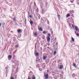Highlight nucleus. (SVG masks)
Instances as JSON below:
<instances>
[{
    "instance_id": "10",
    "label": "nucleus",
    "mask_w": 79,
    "mask_h": 79,
    "mask_svg": "<svg viewBox=\"0 0 79 79\" xmlns=\"http://www.w3.org/2000/svg\"><path fill=\"white\" fill-rule=\"evenodd\" d=\"M34 36H35V37H37V33H35V35H34Z\"/></svg>"
},
{
    "instance_id": "25",
    "label": "nucleus",
    "mask_w": 79,
    "mask_h": 79,
    "mask_svg": "<svg viewBox=\"0 0 79 79\" xmlns=\"http://www.w3.org/2000/svg\"><path fill=\"white\" fill-rule=\"evenodd\" d=\"M10 79H14V77H11L10 78Z\"/></svg>"
},
{
    "instance_id": "33",
    "label": "nucleus",
    "mask_w": 79,
    "mask_h": 79,
    "mask_svg": "<svg viewBox=\"0 0 79 79\" xmlns=\"http://www.w3.org/2000/svg\"><path fill=\"white\" fill-rule=\"evenodd\" d=\"M71 3H73V2L72 1H71Z\"/></svg>"
},
{
    "instance_id": "13",
    "label": "nucleus",
    "mask_w": 79,
    "mask_h": 79,
    "mask_svg": "<svg viewBox=\"0 0 79 79\" xmlns=\"http://www.w3.org/2000/svg\"><path fill=\"white\" fill-rule=\"evenodd\" d=\"M56 54V51H54V55H55Z\"/></svg>"
},
{
    "instance_id": "40",
    "label": "nucleus",
    "mask_w": 79,
    "mask_h": 79,
    "mask_svg": "<svg viewBox=\"0 0 79 79\" xmlns=\"http://www.w3.org/2000/svg\"><path fill=\"white\" fill-rule=\"evenodd\" d=\"M57 44H58V43H57Z\"/></svg>"
},
{
    "instance_id": "17",
    "label": "nucleus",
    "mask_w": 79,
    "mask_h": 79,
    "mask_svg": "<svg viewBox=\"0 0 79 79\" xmlns=\"http://www.w3.org/2000/svg\"><path fill=\"white\" fill-rule=\"evenodd\" d=\"M21 30H18L17 31L18 32H21Z\"/></svg>"
},
{
    "instance_id": "29",
    "label": "nucleus",
    "mask_w": 79,
    "mask_h": 79,
    "mask_svg": "<svg viewBox=\"0 0 79 79\" xmlns=\"http://www.w3.org/2000/svg\"><path fill=\"white\" fill-rule=\"evenodd\" d=\"M19 47V46H18V45H16V47Z\"/></svg>"
},
{
    "instance_id": "20",
    "label": "nucleus",
    "mask_w": 79,
    "mask_h": 79,
    "mask_svg": "<svg viewBox=\"0 0 79 79\" xmlns=\"http://www.w3.org/2000/svg\"><path fill=\"white\" fill-rule=\"evenodd\" d=\"M36 56H39V53H38V52L36 53Z\"/></svg>"
},
{
    "instance_id": "34",
    "label": "nucleus",
    "mask_w": 79,
    "mask_h": 79,
    "mask_svg": "<svg viewBox=\"0 0 79 79\" xmlns=\"http://www.w3.org/2000/svg\"><path fill=\"white\" fill-rule=\"evenodd\" d=\"M43 10H44V9H42V11H43Z\"/></svg>"
},
{
    "instance_id": "39",
    "label": "nucleus",
    "mask_w": 79,
    "mask_h": 79,
    "mask_svg": "<svg viewBox=\"0 0 79 79\" xmlns=\"http://www.w3.org/2000/svg\"><path fill=\"white\" fill-rule=\"evenodd\" d=\"M60 0L62 1V0Z\"/></svg>"
},
{
    "instance_id": "22",
    "label": "nucleus",
    "mask_w": 79,
    "mask_h": 79,
    "mask_svg": "<svg viewBox=\"0 0 79 79\" xmlns=\"http://www.w3.org/2000/svg\"><path fill=\"white\" fill-rule=\"evenodd\" d=\"M14 21H16V19L15 18H14Z\"/></svg>"
},
{
    "instance_id": "31",
    "label": "nucleus",
    "mask_w": 79,
    "mask_h": 79,
    "mask_svg": "<svg viewBox=\"0 0 79 79\" xmlns=\"http://www.w3.org/2000/svg\"><path fill=\"white\" fill-rule=\"evenodd\" d=\"M0 27H1V23H0Z\"/></svg>"
},
{
    "instance_id": "32",
    "label": "nucleus",
    "mask_w": 79,
    "mask_h": 79,
    "mask_svg": "<svg viewBox=\"0 0 79 79\" xmlns=\"http://www.w3.org/2000/svg\"><path fill=\"white\" fill-rule=\"evenodd\" d=\"M4 25H5V23H3Z\"/></svg>"
},
{
    "instance_id": "35",
    "label": "nucleus",
    "mask_w": 79,
    "mask_h": 79,
    "mask_svg": "<svg viewBox=\"0 0 79 79\" xmlns=\"http://www.w3.org/2000/svg\"><path fill=\"white\" fill-rule=\"evenodd\" d=\"M20 24H22V23H20Z\"/></svg>"
},
{
    "instance_id": "6",
    "label": "nucleus",
    "mask_w": 79,
    "mask_h": 79,
    "mask_svg": "<svg viewBox=\"0 0 79 79\" xmlns=\"http://www.w3.org/2000/svg\"><path fill=\"white\" fill-rule=\"evenodd\" d=\"M73 66H74L75 68H77V65H76V64H75L74 63H73Z\"/></svg>"
},
{
    "instance_id": "1",
    "label": "nucleus",
    "mask_w": 79,
    "mask_h": 79,
    "mask_svg": "<svg viewBox=\"0 0 79 79\" xmlns=\"http://www.w3.org/2000/svg\"><path fill=\"white\" fill-rule=\"evenodd\" d=\"M44 77H45V79H48V74H46V75H44Z\"/></svg>"
},
{
    "instance_id": "9",
    "label": "nucleus",
    "mask_w": 79,
    "mask_h": 79,
    "mask_svg": "<svg viewBox=\"0 0 79 79\" xmlns=\"http://www.w3.org/2000/svg\"><path fill=\"white\" fill-rule=\"evenodd\" d=\"M51 37V35L50 34H48V36H47L48 37Z\"/></svg>"
},
{
    "instance_id": "7",
    "label": "nucleus",
    "mask_w": 79,
    "mask_h": 79,
    "mask_svg": "<svg viewBox=\"0 0 79 79\" xmlns=\"http://www.w3.org/2000/svg\"><path fill=\"white\" fill-rule=\"evenodd\" d=\"M63 69V67L62 66V65H60V69Z\"/></svg>"
},
{
    "instance_id": "24",
    "label": "nucleus",
    "mask_w": 79,
    "mask_h": 79,
    "mask_svg": "<svg viewBox=\"0 0 79 79\" xmlns=\"http://www.w3.org/2000/svg\"><path fill=\"white\" fill-rule=\"evenodd\" d=\"M72 27H74V26L73 24H72Z\"/></svg>"
},
{
    "instance_id": "19",
    "label": "nucleus",
    "mask_w": 79,
    "mask_h": 79,
    "mask_svg": "<svg viewBox=\"0 0 79 79\" xmlns=\"http://www.w3.org/2000/svg\"><path fill=\"white\" fill-rule=\"evenodd\" d=\"M29 17L30 18H32V15H30Z\"/></svg>"
},
{
    "instance_id": "27",
    "label": "nucleus",
    "mask_w": 79,
    "mask_h": 79,
    "mask_svg": "<svg viewBox=\"0 0 79 79\" xmlns=\"http://www.w3.org/2000/svg\"><path fill=\"white\" fill-rule=\"evenodd\" d=\"M70 13L72 14V12L71 11H70Z\"/></svg>"
},
{
    "instance_id": "23",
    "label": "nucleus",
    "mask_w": 79,
    "mask_h": 79,
    "mask_svg": "<svg viewBox=\"0 0 79 79\" xmlns=\"http://www.w3.org/2000/svg\"><path fill=\"white\" fill-rule=\"evenodd\" d=\"M77 37H79V33H78L77 34Z\"/></svg>"
},
{
    "instance_id": "16",
    "label": "nucleus",
    "mask_w": 79,
    "mask_h": 79,
    "mask_svg": "<svg viewBox=\"0 0 79 79\" xmlns=\"http://www.w3.org/2000/svg\"><path fill=\"white\" fill-rule=\"evenodd\" d=\"M30 24H33V21H31L30 22Z\"/></svg>"
},
{
    "instance_id": "37",
    "label": "nucleus",
    "mask_w": 79,
    "mask_h": 79,
    "mask_svg": "<svg viewBox=\"0 0 79 79\" xmlns=\"http://www.w3.org/2000/svg\"><path fill=\"white\" fill-rule=\"evenodd\" d=\"M39 61H40V59H39Z\"/></svg>"
},
{
    "instance_id": "11",
    "label": "nucleus",
    "mask_w": 79,
    "mask_h": 79,
    "mask_svg": "<svg viewBox=\"0 0 79 79\" xmlns=\"http://www.w3.org/2000/svg\"><path fill=\"white\" fill-rule=\"evenodd\" d=\"M70 16V14H68L67 15V17H69Z\"/></svg>"
},
{
    "instance_id": "15",
    "label": "nucleus",
    "mask_w": 79,
    "mask_h": 79,
    "mask_svg": "<svg viewBox=\"0 0 79 79\" xmlns=\"http://www.w3.org/2000/svg\"><path fill=\"white\" fill-rule=\"evenodd\" d=\"M32 79H35V77H34V76H33Z\"/></svg>"
},
{
    "instance_id": "21",
    "label": "nucleus",
    "mask_w": 79,
    "mask_h": 79,
    "mask_svg": "<svg viewBox=\"0 0 79 79\" xmlns=\"http://www.w3.org/2000/svg\"><path fill=\"white\" fill-rule=\"evenodd\" d=\"M15 25H16V26H18V23H16V22H15Z\"/></svg>"
},
{
    "instance_id": "4",
    "label": "nucleus",
    "mask_w": 79,
    "mask_h": 79,
    "mask_svg": "<svg viewBox=\"0 0 79 79\" xmlns=\"http://www.w3.org/2000/svg\"><path fill=\"white\" fill-rule=\"evenodd\" d=\"M11 58H12V56H11V55H9L8 56V59H9V58H10V59H11Z\"/></svg>"
},
{
    "instance_id": "38",
    "label": "nucleus",
    "mask_w": 79,
    "mask_h": 79,
    "mask_svg": "<svg viewBox=\"0 0 79 79\" xmlns=\"http://www.w3.org/2000/svg\"><path fill=\"white\" fill-rule=\"evenodd\" d=\"M59 61H60V60H59Z\"/></svg>"
},
{
    "instance_id": "30",
    "label": "nucleus",
    "mask_w": 79,
    "mask_h": 79,
    "mask_svg": "<svg viewBox=\"0 0 79 79\" xmlns=\"http://www.w3.org/2000/svg\"><path fill=\"white\" fill-rule=\"evenodd\" d=\"M25 24H26V19H25Z\"/></svg>"
},
{
    "instance_id": "12",
    "label": "nucleus",
    "mask_w": 79,
    "mask_h": 79,
    "mask_svg": "<svg viewBox=\"0 0 79 79\" xmlns=\"http://www.w3.org/2000/svg\"><path fill=\"white\" fill-rule=\"evenodd\" d=\"M72 40L73 42H74V39L73 38H72Z\"/></svg>"
},
{
    "instance_id": "3",
    "label": "nucleus",
    "mask_w": 79,
    "mask_h": 79,
    "mask_svg": "<svg viewBox=\"0 0 79 79\" xmlns=\"http://www.w3.org/2000/svg\"><path fill=\"white\" fill-rule=\"evenodd\" d=\"M57 16L58 17V19L59 21H60V18H61V16L60 15H58V13L57 14Z\"/></svg>"
},
{
    "instance_id": "26",
    "label": "nucleus",
    "mask_w": 79,
    "mask_h": 79,
    "mask_svg": "<svg viewBox=\"0 0 79 79\" xmlns=\"http://www.w3.org/2000/svg\"><path fill=\"white\" fill-rule=\"evenodd\" d=\"M71 11H72V13H74V11L72 10Z\"/></svg>"
},
{
    "instance_id": "5",
    "label": "nucleus",
    "mask_w": 79,
    "mask_h": 79,
    "mask_svg": "<svg viewBox=\"0 0 79 79\" xmlns=\"http://www.w3.org/2000/svg\"><path fill=\"white\" fill-rule=\"evenodd\" d=\"M39 31H43V30L42 29V27H40Z\"/></svg>"
},
{
    "instance_id": "18",
    "label": "nucleus",
    "mask_w": 79,
    "mask_h": 79,
    "mask_svg": "<svg viewBox=\"0 0 79 79\" xmlns=\"http://www.w3.org/2000/svg\"><path fill=\"white\" fill-rule=\"evenodd\" d=\"M43 33L44 34H46V31H44L43 32Z\"/></svg>"
},
{
    "instance_id": "8",
    "label": "nucleus",
    "mask_w": 79,
    "mask_h": 79,
    "mask_svg": "<svg viewBox=\"0 0 79 79\" xmlns=\"http://www.w3.org/2000/svg\"><path fill=\"white\" fill-rule=\"evenodd\" d=\"M72 76L73 77H76V74H73L72 75Z\"/></svg>"
},
{
    "instance_id": "28",
    "label": "nucleus",
    "mask_w": 79,
    "mask_h": 79,
    "mask_svg": "<svg viewBox=\"0 0 79 79\" xmlns=\"http://www.w3.org/2000/svg\"><path fill=\"white\" fill-rule=\"evenodd\" d=\"M28 79H31V78L29 77V76H28Z\"/></svg>"
},
{
    "instance_id": "14",
    "label": "nucleus",
    "mask_w": 79,
    "mask_h": 79,
    "mask_svg": "<svg viewBox=\"0 0 79 79\" xmlns=\"http://www.w3.org/2000/svg\"><path fill=\"white\" fill-rule=\"evenodd\" d=\"M43 58H44V60H46V59L47 58V57L44 56Z\"/></svg>"
},
{
    "instance_id": "36",
    "label": "nucleus",
    "mask_w": 79,
    "mask_h": 79,
    "mask_svg": "<svg viewBox=\"0 0 79 79\" xmlns=\"http://www.w3.org/2000/svg\"><path fill=\"white\" fill-rule=\"evenodd\" d=\"M11 32H13V31H11Z\"/></svg>"
},
{
    "instance_id": "2",
    "label": "nucleus",
    "mask_w": 79,
    "mask_h": 79,
    "mask_svg": "<svg viewBox=\"0 0 79 79\" xmlns=\"http://www.w3.org/2000/svg\"><path fill=\"white\" fill-rule=\"evenodd\" d=\"M47 41L48 42H50V37H47Z\"/></svg>"
}]
</instances>
